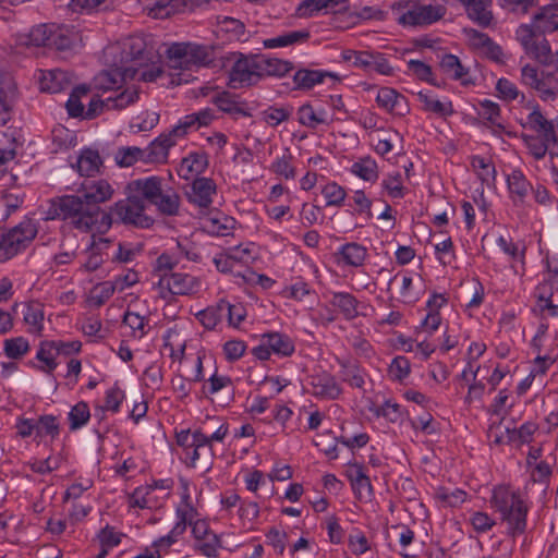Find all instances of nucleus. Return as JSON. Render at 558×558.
I'll use <instances>...</instances> for the list:
<instances>
[{"mask_svg":"<svg viewBox=\"0 0 558 558\" xmlns=\"http://www.w3.org/2000/svg\"><path fill=\"white\" fill-rule=\"evenodd\" d=\"M45 220H63L85 233L105 234L112 226L111 215L80 195H62L48 202Z\"/></svg>","mask_w":558,"mask_h":558,"instance_id":"obj_1","label":"nucleus"},{"mask_svg":"<svg viewBox=\"0 0 558 558\" xmlns=\"http://www.w3.org/2000/svg\"><path fill=\"white\" fill-rule=\"evenodd\" d=\"M120 65L125 69L130 80L156 82L165 75L158 56L147 49L141 37H131L122 44Z\"/></svg>","mask_w":558,"mask_h":558,"instance_id":"obj_2","label":"nucleus"},{"mask_svg":"<svg viewBox=\"0 0 558 558\" xmlns=\"http://www.w3.org/2000/svg\"><path fill=\"white\" fill-rule=\"evenodd\" d=\"M523 126L537 134L522 135L530 154L535 159H543L547 151H549L551 157L558 156V120L554 122L546 119L536 106L527 114Z\"/></svg>","mask_w":558,"mask_h":558,"instance_id":"obj_3","label":"nucleus"},{"mask_svg":"<svg viewBox=\"0 0 558 558\" xmlns=\"http://www.w3.org/2000/svg\"><path fill=\"white\" fill-rule=\"evenodd\" d=\"M129 191L135 193L144 203L155 205L157 209L167 216H175L180 208L179 194L167 186L165 179L156 175L137 179L129 183Z\"/></svg>","mask_w":558,"mask_h":558,"instance_id":"obj_4","label":"nucleus"},{"mask_svg":"<svg viewBox=\"0 0 558 558\" xmlns=\"http://www.w3.org/2000/svg\"><path fill=\"white\" fill-rule=\"evenodd\" d=\"M398 24L404 27H418L434 24L441 20L447 8L442 4H425L421 0H399L391 5Z\"/></svg>","mask_w":558,"mask_h":558,"instance_id":"obj_5","label":"nucleus"},{"mask_svg":"<svg viewBox=\"0 0 558 558\" xmlns=\"http://www.w3.org/2000/svg\"><path fill=\"white\" fill-rule=\"evenodd\" d=\"M228 434V425L221 424L215 433L206 435L202 429H183L177 433V444L183 449V461L187 466L195 468L201 456L207 453L211 457L213 441H222Z\"/></svg>","mask_w":558,"mask_h":558,"instance_id":"obj_6","label":"nucleus"},{"mask_svg":"<svg viewBox=\"0 0 558 558\" xmlns=\"http://www.w3.org/2000/svg\"><path fill=\"white\" fill-rule=\"evenodd\" d=\"M515 38L525 54L545 68L558 64V50L553 51L545 34L538 33L533 25L522 24L515 31Z\"/></svg>","mask_w":558,"mask_h":558,"instance_id":"obj_7","label":"nucleus"},{"mask_svg":"<svg viewBox=\"0 0 558 558\" xmlns=\"http://www.w3.org/2000/svg\"><path fill=\"white\" fill-rule=\"evenodd\" d=\"M38 230L32 219H24L0 238V263H4L24 251L36 238Z\"/></svg>","mask_w":558,"mask_h":558,"instance_id":"obj_8","label":"nucleus"},{"mask_svg":"<svg viewBox=\"0 0 558 558\" xmlns=\"http://www.w3.org/2000/svg\"><path fill=\"white\" fill-rule=\"evenodd\" d=\"M166 52L168 65L174 70H191L210 61L208 47L192 43H173Z\"/></svg>","mask_w":558,"mask_h":558,"instance_id":"obj_9","label":"nucleus"},{"mask_svg":"<svg viewBox=\"0 0 558 558\" xmlns=\"http://www.w3.org/2000/svg\"><path fill=\"white\" fill-rule=\"evenodd\" d=\"M228 60L233 61L228 72V85L231 88L253 86L260 81L258 54L232 52Z\"/></svg>","mask_w":558,"mask_h":558,"instance_id":"obj_10","label":"nucleus"},{"mask_svg":"<svg viewBox=\"0 0 558 558\" xmlns=\"http://www.w3.org/2000/svg\"><path fill=\"white\" fill-rule=\"evenodd\" d=\"M145 209L144 201L135 193L129 191L128 197L114 203L107 214L111 215L112 221L116 220L138 228H149L154 220L145 214Z\"/></svg>","mask_w":558,"mask_h":558,"instance_id":"obj_11","label":"nucleus"},{"mask_svg":"<svg viewBox=\"0 0 558 558\" xmlns=\"http://www.w3.org/2000/svg\"><path fill=\"white\" fill-rule=\"evenodd\" d=\"M520 82L534 90L544 101L555 100L558 97V80L555 72L539 71L537 66L527 63L521 68Z\"/></svg>","mask_w":558,"mask_h":558,"instance_id":"obj_12","label":"nucleus"},{"mask_svg":"<svg viewBox=\"0 0 558 558\" xmlns=\"http://www.w3.org/2000/svg\"><path fill=\"white\" fill-rule=\"evenodd\" d=\"M294 341L286 333L272 331L262 336L260 343L252 349V354L260 360L266 361L271 354L287 357L294 353Z\"/></svg>","mask_w":558,"mask_h":558,"instance_id":"obj_13","label":"nucleus"},{"mask_svg":"<svg viewBox=\"0 0 558 558\" xmlns=\"http://www.w3.org/2000/svg\"><path fill=\"white\" fill-rule=\"evenodd\" d=\"M347 60L353 59V65L361 68L365 72H376L381 75H391L393 72L388 59L381 52L374 51H349L345 54Z\"/></svg>","mask_w":558,"mask_h":558,"instance_id":"obj_14","label":"nucleus"},{"mask_svg":"<svg viewBox=\"0 0 558 558\" xmlns=\"http://www.w3.org/2000/svg\"><path fill=\"white\" fill-rule=\"evenodd\" d=\"M308 386L311 395L320 400H336L343 391L336 377L326 371L312 374Z\"/></svg>","mask_w":558,"mask_h":558,"instance_id":"obj_15","label":"nucleus"},{"mask_svg":"<svg viewBox=\"0 0 558 558\" xmlns=\"http://www.w3.org/2000/svg\"><path fill=\"white\" fill-rule=\"evenodd\" d=\"M217 185L213 179L201 177L192 181L185 195L190 204L199 209H207L213 204V196L216 194Z\"/></svg>","mask_w":558,"mask_h":558,"instance_id":"obj_16","label":"nucleus"},{"mask_svg":"<svg viewBox=\"0 0 558 558\" xmlns=\"http://www.w3.org/2000/svg\"><path fill=\"white\" fill-rule=\"evenodd\" d=\"M192 512L193 507L189 505H186L184 508H178L177 523L167 535L159 537L153 543V551H158L161 555L162 551L166 553L173 544H175L186 531L187 520H191Z\"/></svg>","mask_w":558,"mask_h":558,"instance_id":"obj_17","label":"nucleus"},{"mask_svg":"<svg viewBox=\"0 0 558 558\" xmlns=\"http://www.w3.org/2000/svg\"><path fill=\"white\" fill-rule=\"evenodd\" d=\"M80 196L88 204L99 206L112 198L114 190L105 179L85 180L78 190Z\"/></svg>","mask_w":558,"mask_h":558,"instance_id":"obj_18","label":"nucleus"},{"mask_svg":"<svg viewBox=\"0 0 558 558\" xmlns=\"http://www.w3.org/2000/svg\"><path fill=\"white\" fill-rule=\"evenodd\" d=\"M159 284L166 287L173 295H189L199 288V281L192 275L171 272L160 277Z\"/></svg>","mask_w":558,"mask_h":558,"instance_id":"obj_19","label":"nucleus"},{"mask_svg":"<svg viewBox=\"0 0 558 558\" xmlns=\"http://www.w3.org/2000/svg\"><path fill=\"white\" fill-rule=\"evenodd\" d=\"M73 74L61 70H40L38 75L39 89L46 93H59L69 88L73 83Z\"/></svg>","mask_w":558,"mask_h":558,"instance_id":"obj_20","label":"nucleus"},{"mask_svg":"<svg viewBox=\"0 0 558 558\" xmlns=\"http://www.w3.org/2000/svg\"><path fill=\"white\" fill-rule=\"evenodd\" d=\"M214 119V114L210 109H203L198 112L186 114L179 120L178 124L174 125L169 133L175 141L184 137L191 132L197 131L202 126H207Z\"/></svg>","mask_w":558,"mask_h":558,"instance_id":"obj_21","label":"nucleus"},{"mask_svg":"<svg viewBox=\"0 0 558 558\" xmlns=\"http://www.w3.org/2000/svg\"><path fill=\"white\" fill-rule=\"evenodd\" d=\"M525 502L520 494L511 489L509 486L499 485L493 489L490 498L492 507L500 513V517L512 512L515 507H521Z\"/></svg>","mask_w":558,"mask_h":558,"instance_id":"obj_22","label":"nucleus"},{"mask_svg":"<svg viewBox=\"0 0 558 558\" xmlns=\"http://www.w3.org/2000/svg\"><path fill=\"white\" fill-rule=\"evenodd\" d=\"M175 144V138L169 132L160 134L147 147L143 148L144 163L167 162L169 149Z\"/></svg>","mask_w":558,"mask_h":558,"instance_id":"obj_23","label":"nucleus"},{"mask_svg":"<svg viewBox=\"0 0 558 558\" xmlns=\"http://www.w3.org/2000/svg\"><path fill=\"white\" fill-rule=\"evenodd\" d=\"M465 9L468 17L482 27H488L494 21L493 0H458Z\"/></svg>","mask_w":558,"mask_h":558,"instance_id":"obj_24","label":"nucleus"},{"mask_svg":"<svg viewBox=\"0 0 558 558\" xmlns=\"http://www.w3.org/2000/svg\"><path fill=\"white\" fill-rule=\"evenodd\" d=\"M376 101L380 108L398 116H405L410 111L407 98L390 87L380 88Z\"/></svg>","mask_w":558,"mask_h":558,"instance_id":"obj_25","label":"nucleus"},{"mask_svg":"<svg viewBox=\"0 0 558 558\" xmlns=\"http://www.w3.org/2000/svg\"><path fill=\"white\" fill-rule=\"evenodd\" d=\"M367 256V247L357 242H349L341 245L335 254L338 264L355 268L362 267Z\"/></svg>","mask_w":558,"mask_h":558,"instance_id":"obj_26","label":"nucleus"},{"mask_svg":"<svg viewBox=\"0 0 558 558\" xmlns=\"http://www.w3.org/2000/svg\"><path fill=\"white\" fill-rule=\"evenodd\" d=\"M345 475L360 500L372 498L373 486L368 475L364 472L363 465L357 463L350 465L345 471Z\"/></svg>","mask_w":558,"mask_h":558,"instance_id":"obj_27","label":"nucleus"},{"mask_svg":"<svg viewBox=\"0 0 558 558\" xmlns=\"http://www.w3.org/2000/svg\"><path fill=\"white\" fill-rule=\"evenodd\" d=\"M533 27L542 34L558 31V4L542 7L533 16Z\"/></svg>","mask_w":558,"mask_h":558,"instance_id":"obj_28","label":"nucleus"},{"mask_svg":"<svg viewBox=\"0 0 558 558\" xmlns=\"http://www.w3.org/2000/svg\"><path fill=\"white\" fill-rule=\"evenodd\" d=\"M235 226V220L222 213H215L202 221L204 231L211 235L227 236L232 233Z\"/></svg>","mask_w":558,"mask_h":558,"instance_id":"obj_29","label":"nucleus"},{"mask_svg":"<svg viewBox=\"0 0 558 558\" xmlns=\"http://www.w3.org/2000/svg\"><path fill=\"white\" fill-rule=\"evenodd\" d=\"M128 78L130 76L126 75L125 69L122 65H117L114 69L100 72L95 77V86L104 92H117Z\"/></svg>","mask_w":558,"mask_h":558,"instance_id":"obj_30","label":"nucleus"},{"mask_svg":"<svg viewBox=\"0 0 558 558\" xmlns=\"http://www.w3.org/2000/svg\"><path fill=\"white\" fill-rule=\"evenodd\" d=\"M417 98L423 105V110L434 113L440 118H447L453 114V106L451 100L437 99L430 90H421L417 93Z\"/></svg>","mask_w":558,"mask_h":558,"instance_id":"obj_31","label":"nucleus"},{"mask_svg":"<svg viewBox=\"0 0 558 558\" xmlns=\"http://www.w3.org/2000/svg\"><path fill=\"white\" fill-rule=\"evenodd\" d=\"M296 116L299 123L308 129H316L318 125L328 124L331 121L323 107L315 108L311 104L302 105L298 109Z\"/></svg>","mask_w":558,"mask_h":558,"instance_id":"obj_32","label":"nucleus"},{"mask_svg":"<svg viewBox=\"0 0 558 558\" xmlns=\"http://www.w3.org/2000/svg\"><path fill=\"white\" fill-rule=\"evenodd\" d=\"M218 34H222L226 40L229 41H245L247 40L245 25L242 21L230 16L217 17Z\"/></svg>","mask_w":558,"mask_h":558,"instance_id":"obj_33","label":"nucleus"},{"mask_svg":"<svg viewBox=\"0 0 558 558\" xmlns=\"http://www.w3.org/2000/svg\"><path fill=\"white\" fill-rule=\"evenodd\" d=\"M208 167V156L205 151H192L184 157L180 165V174L184 179L203 173Z\"/></svg>","mask_w":558,"mask_h":558,"instance_id":"obj_34","label":"nucleus"},{"mask_svg":"<svg viewBox=\"0 0 558 558\" xmlns=\"http://www.w3.org/2000/svg\"><path fill=\"white\" fill-rule=\"evenodd\" d=\"M260 81L267 76H284L292 70V63L286 60L258 54Z\"/></svg>","mask_w":558,"mask_h":558,"instance_id":"obj_35","label":"nucleus"},{"mask_svg":"<svg viewBox=\"0 0 558 558\" xmlns=\"http://www.w3.org/2000/svg\"><path fill=\"white\" fill-rule=\"evenodd\" d=\"M330 304L338 308L344 319L352 320L359 316V301L349 292H332Z\"/></svg>","mask_w":558,"mask_h":558,"instance_id":"obj_36","label":"nucleus"},{"mask_svg":"<svg viewBox=\"0 0 558 558\" xmlns=\"http://www.w3.org/2000/svg\"><path fill=\"white\" fill-rule=\"evenodd\" d=\"M527 512L529 507L524 504L521 507H515L512 512L500 517L501 520L507 523V534L510 537L515 538L525 532Z\"/></svg>","mask_w":558,"mask_h":558,"instance_id":"obj_37","label":"nucleus"},{"mask_svg":"<svg viewBox=\"0 0 558 558\" xmlns=\"http://www.w3.org/2000/svg\"><path fill=\"white\" fill-rule=\"evenodd\" d=\"M508 189L511 198L515 205L523 204L529 192L532 190L531 183L520 170H513L507 179Z\"/></svg>","mask_w":558,"mask_h":558,"instance_id":"obj_38","label":"nucleus"},{"mask_svg":"<svg viewBox=\"0 0 558 558\" xmlns=\"http://www.w3.org/2000/svg\"><path fill=\"white\" fill-rule=\"evenodd\" d=\"M310 32L307 29L290 31L278 35L277 37L268 38L264 40V47L267 49H274L279 47L292 46L295 44H302L308 40Z\"/></svg>","mask_w":558,"mask_h":558,"instance_id":"obj_39","label":"nucleus"},{"mask_svg":"<svg viewBox=\"0 0 558 558\" xmlns=\"http://www.w3.org/2000/svg\"><path fill=\"white\" fill-rule=\"evenodd\" d=\"M102 160L97 150L83 149L76 161V169L81 175L92 177L99 172Z\"/></svg>","mask_w":558,"mask_h":558,"instance_id":"obj_40","label":"nucleus"},{"mask_svg":"<svg viewBox=\"0 0 558 558\" xmlns=\"http://www.w3.org/2000/svg\"><path fill=\"white\" fill-rule=\"evenodd\" d=\"M339 375L341 380L352 388L363 389L365 385V373L360 365L354 362H341Z\"/></svg>","mask_w":558,"mask_h":558,"instance_id":"obj_41","label":"nucleus"},{"mask_svg":"<svg viewBox=\"0 0 558 558\" xmlns=\"http://www.w3.org/2000/svg\"><path fill=\"white\" fill-rule=\"evenodd\" d=\"M351 173L359 177L360 179L374 183L379 177L378 165L372 157H363L351 166Z\"/></svg>","mask_w":558,"mask_h":558,"instance_id":"obj_42","label":"nucleus"},{"mask_svg":"<svg viewBox=\"0 0 558 558\" xmlns=\"http://www.w3.org/2000/svg\"><path fill=\"white\" fill-rule=\"evenodd\" d=\"M58 354L54 347V340L43 341L36 354V359L43 363L38 369L51 374L58 366L56 362Z\"/></svg>","mask_w":558,"mask_h":558,"instance_id":"obj_43","label":"nucleus"},{"mask_svg":"<svg viewBox=\"0 0 558 558\" xmlns=\"http://www.w3.org/2000/svg\"><path fill=\"white\" fill-rule=\"evenodd\" d=\"M143 251V246L141 244H135L131 242H119L118 244L113 243V252L111 255L112 263H131L138 255H141Z\"/></svg>","mask_w":558,"mask_h":558,"instance_id":"obj_44","label":"nucleus"},{"mask_svg":"<svg viewBox=\"0 0 558 558\" xmlns=\"http://www.w3.org/2000/svg\"><path fill=\"white\" fill-rule=\"evenodd\" d=\"M138 95L140 93L136 87H129L114 96H108L106 97L107 110L125 109L138 100Z\"/></svg>","mask_w":558,"mask_h":558,"instance_id":"obj_45","label":"nucleus"},{"mask_svg":"<svg viewBox=\"0 0 558 558\" xmlns=\"http://www.w3.org/2000/svg\"><path fill=\"white\" fill-rule=\"evenodd\" d=\"M345 2L347 0H304L299 5L298 12L301 16H312L323 10H335Z\"/></svg>","mask_w":558,"mask_h":558,"instance_id":"obj_46","label":"nucleus"},{"mask_svg":"<svg viewBox=\"0 0 558 558\" xmlns=\"http://www.w3.org/2000/svg\"><path fill=\"white\" fill-rule=\"evenodd\" d=\"M75 36L68 28L63 26L52 25L49 47L60 51L70 50L73 48Z\"/></svg>","mask_w":558,"mask_h":558,"instance_id":"obj_47","label":"nucleus"},{"mask_svg":"<svg viewBox=\"0 0 558 558\" xmlns=\"http://www.w3.org/2000/svg\"><path fill=\"white\" fill-rule=\"evenodd\" d=\"M327 75L330 74L317 70L302 69L295 72L293 82L299 89H310L316 84L322 83Z\"/></svg>","mask_w":558,"mask_h":558,"instance_id":"obj_48","label":"nucleus"},{"mask_svg":"<svg viewBox=\"0 0 558 558\" xmlns=\"http://www.w3.org/2000/svg\"><path fill=\"white\" fill-rule=\"evenodd\" d=\"M51 29L52 25L47 24L33 27L27 35L21 38V43L26 46L49 47Z\"/></svg>","mask_w":558,"mask_h":558,"instance_id":"obj_49","label":"nucleus"},{"mask_svg":"<svg viewBox=\"0 0 558 558\" xmlns=\"http://www.w3.org/2000/svg\"><path fill=\"white\" fill-rule=\"evenodd\" d=\"M23 316L25 324L28 326V332L37 335L41 332L44 327V311L39 303L27 304Z\"/></svg>","mask_w":558,"mask_h":558,"instance_id":"obj_50","label":"nucleus"},{"mask_svg":"<svg viewBox=\"0 0 558 558\" xmlns=\"http://www.w3.org/2000/svg\"><path fill=\"white\" fill-rule=\"evenodd\" d=\"M214 104L219 108V110L230 113L234 117L250 116V113L244 108L239 106L235 97L228 92L218 93L214 97Z\"/></svg>","mask_w":558,"mask_h":558,"instance_id":"obj_51","label":"nucleus"},{"mask_svg":"<svg viewBox=\"0 0 558 558\" xmlns=\"http://www.w3.org/2000/svg\"><path fill=\"white\" fill-rule=\"evenodd\" d=\"M439 66L445 75L454 81H460L468 73L459 58L451 53L441 57Z\"/></svg>","mask_w":558,"mask_h":558,"instance_id":"obj_52","label":"nucleus"},{"mask_svg":"<svg viewBox=\"0 0 558 558\" xmlns=\"http://www.w3.org/2000/svg\"><path fill=\"white\" fill-rule=\"evenodd\" d=\"M89 88L85 85L76 86L73 88L70 97L65 104L68 113L72 118H83L84 105L82 98L88 95Z\"/></svg>","mask_w":558,"mask_h":558,"instance_id":"obj_53","label":"nucleus"},{"mask_svg":"<svg viewBox=\"0 0 558 558\" xmlns=\"http://www.w3.org/2000/svg\"><path fill=\"white\" fill-rule=\"evenodd\" d=\"M381 187L391 198H403L407 192L399 171L388 173L381 181Z\"/></svg>","mask_w":558,"mask_h":558,"instance_id":"obj_54","label":"nucleus"},{"mask_svg":"<svg viewBox=\"0 0 558 558\" xmlns=\"http://www.w3.org/2000/svg\"><path fill=\"white\" fill-rule=\"evenodd\" d=\"M60 434V423L54 415H41L36 421V437L43 438L50 436L51 440L56 439Z\"/></svg>","mask_w":558,"mask_h":558,"instance_id":"obj_55","label":"nucleus"},{"mask_svg":"<svg viewBox=\"0 0 558 558\" xmlns=\"http://www.w3.org/2000/svg\"><path fill=\"white\" fill-rule=\"evenodd\" d=\"M471 165L473 170L477 174L478 179L486 184H490L495 181L496 178V169L494 163L484 157L474 156L472 158Z\"/></svg>","mask_w":558,"mask_h":558,"instance_id":"obj_56","label":"nucleus"},{"mask_svg":"<svg viewBox=\"0 0 558 558\" xmlns=\"http://www.w3.org/2000/svg\"><path fill=\"white\" fill-rule=\"evenodd\" d=\"M90 418L89 407L85 401H80L73 405L68 413V420L70 422V429L76 430L87 424Z\"/></svg>","mask_w":558,"mask_h":558,"instance_id":"obj_57","label":"nucleus"},{"mask_svg":"<svg viewBox=\"0 0 558 558\" xmlns=\"http://www.w3.org/2000/svg\"><path fill=\"white\" fill-rule=\"evenodd\" d=\"M123 324L131 329V336L142 339L147 333L148 319L135 312L126 311L123 316Z\"/></svg>","mask_w":558,"mask_h":558,"instance_id":"obj_58","label":"nucleus"},{"mask_svg":"<svg viewBox=\"0 0 558 558\" xmlns=\"http://www.w3.org/2000/svg\"><path fill=\"white\" fill-rule=\"evenodd\" d=\"M293 113V108L287 106H270L263 111L264 121L270 126H278L280 123L288 121Z\"/></svg>","mask_w":558,"mask_h":558,"instance_id":"obj_59","label":"nucleus"},{"mask_svg":"<svg viewBox=\"0 0 558 558\" xmlns=\"http://www.w3.org/2000/svg\"><path fill=\"white\" fill-rule=\"evenodd\" d=\"M322 194L328 207H341L347 196L345 190L335 181L326 183L322 189Z\"/></svg>","mask_w":558,"mask_h":558,"instance_id":"obj_60","label":"nucleus"},{"mask_svg":"<svg viewBox=\"0 0 558 558\" xmlns=\"http://www.w3.org/2000/svg\"><path fill=\"white\" fill-rule=\"evenodd\" d=\"M114 160L120 167H131L137 161L144 162L143 148L136 146L121 147L117 150Z\"/></svg>","mask_w":558,"mask_h":558,"instance_id":"obj_61","label":"nucleus"},{"mask_svg":"<svg viewBox=\"0 0 558 558\" xmlns=\"http://www.w3.org/2000/svg\"><path fill=\"white\" fill-rule=\"evenodd\" d=\"M292 160L293 157L287 149L282 156L275 159L271 163L270 170L280 177H283L286 180L294 179L296 177V170L292 166Z\"/></svg>","mask_w":558,"mask_h":558,"instance_id":"obj_62","label":"nucleus"},{"mask_svg":"<svg viewBox=\"0 0 558 558\" xmlns=\"http://www.w3.org/2000/svg\"><path fill=\"white\" fill-rule=\"evenodd\" d=\"M219 310L222 312V317L228 319L229 325L234 327L239 326L246 316L245 308L241 304H230L226 300H220Z\"/></svg>","mask_w":558,"mask_h":558,"instance_id":"obj_63","label":"nucleus"},{"mask_svg":"<svg viewBox=\"0 0 558 558\" xmlns=\"http://www.w3.org/2000/svg\"><path fill=\"white\" fill-rule=\"evenodd\" d=\"M29 351V343L24 337L7 339L4 341V353L9 359L17 360Z\"/></svg>","mask_w":558,"mask_h":558,"instance_id":"obj_64","label":"nucleus"}]
</instances>
